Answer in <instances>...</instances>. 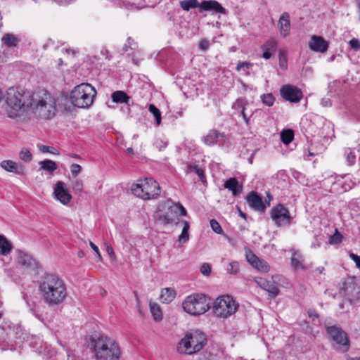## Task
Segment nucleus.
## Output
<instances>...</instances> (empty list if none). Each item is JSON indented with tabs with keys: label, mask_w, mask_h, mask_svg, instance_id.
<instances>
[{
	"label": "nucleus",
	"mask_w": 360,
	"mask_h": 360,
	"mask_svg": "<svg viewBox=\"0 0 360 360\" xmlns=\"http://www.w3.org/2000/svg\"><path fill=\"white\" fill-rule=\"evenodd\" d=\"M6 102L15 111L32 108L43 119H50L55 115L56 101L51 95L44 91L41 95L32 94L28 91L11 87L6 95Z\"/></svg>",
	"instance_id": "1"
},
{
	"label": "nucleus",
	"mask_w": 360,
	"mask_h": 360,
	"mask_svg": "<svg viewBox=\"0 0 360 360\" xmlns=\"http://www.w3.org/2000/svg\"><path fill=\"white\" fill-rule=\"evenodd\" d=\"M39 289L43 301L49 307L62 304L68 295L65 282L53 274H46L41 278Z\"/></svg>",
	"instance_id": "2"
},
{
	"label": "nucleus",
	"mask_w": 360,
	"mask_h": 360,
	"mask_svg": "<svg viewBox=\"0 0 360 360\" xmlns=\"http://www.w3.org/2000/svg\"><path fill=\"white\" fill-rule=\"evenodd\" d=\"M91 344L96 360H120L121 349L113 339L105 335L94 336Z\"/></svg>",
	"instance_id": "3"
},
{
	"label": "nucleus",
	"mask_w": 360,
	"mask_h": 360,
	"mask_svg": "<svg viewBox=\"0 0 360 360\" xmlns=\"http://www.w3.org/2000/svg\"><path fill=\"white\" fill-rule=\"evenodd\" d=\"M207 342V338L202 332L195 330L181 339L179 342L177 349L180 353L193 354L200 351Z\"/></svg>",
	"instance_id": "4"
},
{
	"label": "nucleus",
	"mask_w": 360,
	"mask_h": 360,
	"mask_svg": "<svg viewBox=\"0 0 360 360\" xmlns=\"http://www.w3.org/2000/svg\"><path fill=\"white\" fill-rule=\"evenodd\" d=\"M96 94L95 89L88 83H82L75 86L70 93V102L77 108H89L94 102Z\"/></svg>",
	"instance_id": "5"
},
{
	"label": "nucleus",
	"mask_w": 360,
	"mask_h": 360,
	"mask_svg": "<svg viewBox=\"0 0 360 360\" xmlns=\"http://www.w3.org/2000/svg\"><path fill=\"white\" fill-rule=\"evenodd\" d=\"M131 190L134 195L143 200L155 198L160 193L158 183L152 178L137 180L132 184Z\"/></svg>",
	"instance_id": "6"
},
{
	"label": "nucleus",
	"mask_w": 360,
	"mask_h": 360,
	"mask_svg": "<svg viewBox=\"0 0 360 360\" xmlns=\"http://www.w3.org/2000/svg\"><path fill=\"white\" fill-rule=\"evenodd\" d=\"M182 307L188 314L198 316L205 313L210 308V303L205 295L193 294L186 297Z\"/></svg>",
	"instance_id": "7"
},
{
	"label": "nucleus",
	"mask_w": 360,
	"mask_h": 360,
	"mask_svg": "<svg viewBox=\"0 0 360 360\" xmlns=\"http://www.w3.org/2000/svg\"><path fill=\"white\" fill-rule=\"evenodd\" d=\"M238 304L229 295L221 296L213 304V312L218 317L226 318L234 314Z\"/></svg>",
	"instance_id": "8"
},
{
	"label": "nucleus",
	"mask_w": 360,
	"mask_h": 360,
	"mask_svg": "<svg viewBox=\"0 0 360 360\" xmlns=\"http://www.w3.org/2000/svg\"><path fill=\"white\" fill-rule=\"evenodd\" d=\"M340 290L350 303L360 300V278L356 276L346 278Z\"/></svg>",
	"instance_id": "9"
},
{
	"label": "nucleus",
	"mask_w": 360,
	"mask_h": 360,
	"mask_svg": "<svg viewBox=\"0 0 360 360\" xmlns=\"http://www.w3.org/2000/svg\"><path fill=\"white\" fill-rule=\"evenodd\" d=\"M174 212L175 206L172 201L168 200L158 207L155 218L163 224H170L174 221Z\"/></svg>",
	"instance_id": "10"
},
{
	"label": "nucleus",
	"mask_w": 360,
	"mask_h": 360,
	"mask_svg": "<svg viewBox=\"0 0 360 360\" xmlns=\"http://www.w3.org/2000/svg\"><path fill=\"white\" fill-rule=\"evenodd\" d=\"M271 217L278 226L289 225L292 219L289 210L281 204L271 209Z\"/></svg>",
	"instance_id": "11"
},
{
	"label": "nucleus",
	"mask_w": 360,
	"mask_h": 360,
	"mask_svg": "<svg viewBox=\"0 0 360 360\" xmlns=\"http://www.w3.org/2000/svg\"><path fill=\"white\" fill-rule=\"evenodd\" d=\"M280 93L284 100L290 103H299L303 97L301 89L291 84L283 85Z\"/></svg>",
	"instance_id": "12"
},
{
	"label": "nucleus",
	"mask_w": 360,
	"mask_h": 360,
	"mask_svg": "<svg viewBox=\"0 0 360 360\" xmlns=\"http://www.w3.org/2000/svg\"><path fill=\"white\" fill-rule=\"evenodd\" d=\"M326 330L333 341L342 345L345 351L348 350L349 347V340L347 334L340 328L336 326H328L326 328Z\"/></svg>",
	"instance_id": "13"
},
{
	"label": "nucleus",
	"mask_w": 360,
	"mask_h": 360,
	"mask_svg": "<svg viewBox=\"0 0 360 360\" xmlns=\"http://www.w3.org/2000/svg\"><path fill=\"white\" fill-rule=\"evenodd\" d=\"M17 262L24 270L27 271H34L38 268L36 259L22 250H18Z\"/></svg>",
	"instance_id": "14"
},
{
	"label": "nucleus",
	"mask_w": 360,
	"mask_h": 360,
	"mask_svg": "<svg viewBox=\"0 0 360 360\" xmlns=\"http://www.w3.org/2000/svg\"><path fill=\"white\" fill-rule=\"evenodd\" d=\"M53 195L56 200H59L62 204H68L72 196L63 181H57L54 186Z\"/></svg>",
	"instance_id": "15"
},
{
	"label": "nucleus",
	"mask_w": 360,
	"mask_h": 360,
	"mask_svg": "<svg viewBox=\"0 0 360 360\" xmlns=\"http://www.w3.org/2000/svg\"><path fill=\"white\" fill-rule=\"evenodd\" d=\"M245 199L248 205L255 211L264 212L266 206L270 205L269 202H267V205H266L263 202L262 198L255 191L250 192Z\"/></svg>",
	"instance_id": "16"
},
{
	"label": "nucleus",
	"mask_w": 360,
	"mask_h": 360,
	"mask_svg": "<svg viewBox=\"0 0 360 360\" xmlns=\"http://www.w3.org/2000/svg\"><path fill=\"white\" fill-rule=\"evenodd\" d=\"M255 281L259 287L268 292L270 297L274 298L278 295L280 290L274 282L261 277L255 278Z\"/></svg>",
	"instance_id": "17"
},
{
	"label": "nucleus",
	"mask_w": 360,
	"mask_h": 360,
	"mask_svg": "<svg viewBox=\"0 0 360 360\" xmlns=\"http://www.w3.org/2000/svg\"><path fill=\"white\" fill-rule=\"evenodd\" d=\"M200 8L206 11H211L216 14L227 13V11L218 1L214 0L203 1L200 3Z\"/></svg>",
	"instance_id": "18"
},
{
	"label": "nucleus",
	"mask_w": 360,
	"mask_h": 360,
	"mask_svg": "<svg viewBox=\"0 0 360 360\" xmlns=\"http://www.w3.org/2000/svg\"><path fill=\"white\" fill-rule=\"evenodd\" d=\"M309 48L316 52L325 53L328 49V43L322 37L313 35L309 42Z\"/></svg>",
	"instance_id": "19"
},
{
	"label": "nucleus",
	"mask_w": 360,
	"mask_h": 360,
	"mask_svg": "<svg viewBox=\"0 0 360 360\" xmlns=\"http://www.w3.org/2000/svg\"><path fill=\"white\" fill-rule=\"evenodd\" d=\"M0 165L1 168L8 172H12L18 175H22L25 174V167L21 164L17 163L12 160H3Z\"/></svg>",
	"instance_id": "20"
},
{
	"label": "nucleus",
	"mask_w": 360,
	"mask_h": 360,
	"mask_svg": "<svg viewBox=\"0 0 360 360\" xmlns=\"http://www.w3.org/2000/svg\"><path fill=\"white\" fill-rule=\"evenodd\" d=\"M224 186L225 188L231 191L233 195L236 196L240 194L243 191V185L239 184L236 178H229L227 179Z\"/></svg>",
	"instance_id": "21"
},
{
	"label": "nucleus",
	"mask_w": 360,
	"mask_h": 360,
	"mask_svg": "<svg viewBox=\"0 0 360 360\" xmlns=\"http://www.w3.org/2000/svg\"><path fill=\"white\" fill-rule=\"evenodd\" d=\"M1 43L4 46L9 48L14 49L18 46L20 39L14 34L6 33L1 37Z\"/></svg>",
	"instance_id": "22"
},
{
	"label": "nucleus",
	"mask_w": 360,
	"mask_h": 360,
	"mask_svg": "<svg viewBox=\"0 0 360 360\" xmlns=\"http://www.w3.org/2000/svg\"><path fill=\"white\" fill-rule=\"evenodd\" d=\"M112 101L116 103H125L130 105V97L123 91H116L111 94Z\"/></svg>",
	"instance_id": "23"
},
{
	"label": "nucleus",
	"mask_w": 360,
	"mask_h": 360,
	"mask_svg": "<svg viewBox=\"0 0 360 360\" xmlns=\"http://www.w3.org/2000/svg\"><path fill=\"white\" fill-rule=\"evenodd\" d=\"M175 296L176 292L174 290L166 288L162 290L160 299L164 303H169L175 298Z\"/></svg>",
	"instance_id": "24"
},
{
	"label": "nucleus",
	"mask_w": 360,
	"mask_h": 360,
	"mask_svg": "<svg viewBox=\"0 0 360 360\" xmlns=\"http://www.w3.org/2000/svg\"><path fill=\"white\" fill-rule=\"evenodd\" d=\"M150 311L152 314L153 319L155 321H160L162 319V313L160 307L156 302L150 301L149 302Z\"/></svg>",
	"instance_id": "25"
},
{
	"label": "nucleus",
	"mask_w": 360,
	"mask_h": 360,
	"mask_svg": "<svg viewBox=\"0 0 360 360\" xmlns=\"http://www.w3.org/2000/svg\"><path fill=\"white\" fill-rule=\"evenodd\" d=\"M185 167L184 168L185 172L188 173L193 172H195L200 178L202 182H204L205 180V176L204 171L198 167L197 165H193L190 163H184Z\"/></svg>",
	"instance_id": "26"
},
{
	"label": "nucleus",
	"mask_w": 360,
	"mask_h": 360,
	"mask_svg": "<svg viewBox=\"0 0 360 360\" xmlns=\"http://www.w3.org/2000/svg\"><path fill=\"white\" fill-rule=\"evenodd\" d=\"M12 249V245L7 238L0 235V254L2 255H7L10 253Z\"/></svg>",
	"instance_id": "27"
},
{
	"label": "nucleus",
	"mask_w": 360,
	"mask_h": 360,
	"mask_svg": "<svg viewBox=\"0 0 360 360\" xmlns=\"http://www.w3.org/2000/svg\"><path fill=\"white\" fill-rule=\"evenodd\" d=\"M221 136V134L219 133L217 131L211 130L204 137V143L209 146L214 145L217 143L218 138Z\"/></svg>",
	"instance_id": "28"
},
{
	"label": "nucleus",
	"mask_w": 360,
	"mask_h": 360,
	"mask_svg": "<svg viewBox=\"0 0 360 360\" xmlns=\"http://www.w3.org/2000/svg\"><path fill=\"white\" fill-rule=\"evenodd\" d=\"M40 169L53 173L57 169L56 163L51 160H44L39 162Z\"/></svg>",
	"instance_id": "29"
},
{
	"label": "nucleus",
	"mask_w": 360,
	"mask_h": 360,
	"mask_svg": "<svg viewBox=\"0 0 360 360\" xmlns=\"http://www.w3.org/2000/svg\"><path fill=\"white\" fill-rule=\"evenodd\" d=\"M357 154H359V150L356 148H347L345 150L346 159L349 165H353L356 159Z\"/></svg>",
	"instance_id": "30"
},
{
	"label": "nucleus",
	"mask_w": 360,
	"mask_h": 360,
	"mask_svg": "<svg viewBox=\"0 0 360 360\" xmlns=\"http://www.w3.org/2000/svg\"><path fill=\"white\" fill-rule=\"evenodd\" d=\"M181 222L184 224V226H183L181 233L179 236L178 240L180 243H186L189 238L188 231L190 229V224H189L188 221H187L186 220H182Z\"/></svg>",
	"instance_id": "31"
},
{
	"label": "nucleus",
	"mask_w": 360,
	"mask_h": 360,
	"mask_svg": "<svg viewBox=\"0 0 360 360\" xmlns=\"http://www.w3.org/2000/svg\"><path fill=\"white\" fill-rule=\"evenodd\" d=\"M303 257L298 252L295 251L292 254V258H291V264L294 268L296 269H304L303 266Z\"/></svg>",
	"instance_id": "32"
},
{
	"label": "nucleus",
	"mask_w": 360,
	"mask_h": 360,
	"mask_svg": "<svg viewBox=\"0 0 360 360\" xmlns=\"http://www.w3.org/2000/svg\"><path fill=\"white\" fill-rule=\"evenodd\" d=\"M180 5L184 11H188L191 8H200V4L198 0H183L180 2Z\"/></svg>",
	"instance_id": "33"
},
{
	"label": "nucleus",
	"mask_w": 360,
	"mask_h": 360,
	"mask_svg": "<svg viewBox=\"0 0 360 360\" xmlns=\"http://www.w3.org/2000/svg\"><path fill=\"white\" fill-rule=\"evenodd\" d=\"M138 43L135 41L134 39L131 37H129L127 39V42L124 44L122 47V51L124 52H128L129 51H135L138 49Z\"/></svg>",
	"instance_id": "34"
},
{
	"label": "nucleus",
	"mask_w": 360,
	"mask_h": 360,
	"mask_svg": "<svg viewBox=\"0 0 360 360\" xmlns=\"http://www.w3.org/2000/svg\"><path fill=\"white\" fill-rule=\"evenodd\" d=\"M294 138V133L292 129L283 130L281 133V139L284 144H289Z\"/></svg>",
	"instance_id": "35"
},
{
	"label": "nucleus",
	"mask_w": 360,
	"mask_h": 360,
	"mask_svg": "<svg viewBox=\"0 0 360 360\" xmlns=\"http://www.w3.org/2000/svg\"><path fill=\"white\" fill-rule=\"evenodd\" d=\"M252 266L257 269L259 271L264 273H266L270 270V266L268 263L260 258Z\"/></svg>",
	"instance_id": "36"
},
{
	"label": "nucleus",
	"mask_w": 360,
	"mask_h": 360,
	"mask_svg": "<svg viewBox=\"0 0 360 360\" xmlns=\"http://www.w3.org/2000/svg\"><path fill=\"white\" fill-rule=\"evenodd\" d=\"M148 110L150 112H151L153 115L155 119L156 124L159 126L161 123V112L153 104L149 105Z\"/></svg>",
	"instance_id": "37"
},
{
	"label": "nucleus",
	"mask_w": 360,
	"mask_h": 360,
	"mask_svg": "<svg viewBox=\"0 0 360 360\" xmlns=\"http://www.w3.org/2000/svg\"><path fill=\"white\" fill-rule=\"evenodd\" d=\"M342 235L335 229V233L329 237V243L330 245H339L342 241Z\"/></svg>",
	"instance_id": "38"
},
{
	"label": "nucleus",
	"mask_w": 360,
	"mask_h": 360,
	"mask_svg": "<svg viewBox=\"0 0 360 360\" xmlns=\"http://www.w3.org/2000/svg\"><path fill=\"white\" fill-rule=\"evenodd\" d=\"M262 103L267 106H272L274 103V97L272 94H262L261 96Z\"/></svg>",
	"instance_id": "39"
},
{
	"label": "nucleus",
	"mask_w": 360,
	"mask_h": 360,
	"mask_svg": "<svg viewBox=\"0 0 360 360\" xmlns=\"http://www.w3.org/2000/svg\"><path fill=\"white\" fill-rule=\"evenodd\" d=\"M20 159L24 162H29L32 159V153L27 149H22L19 153Z\"/></svg>",
	"instance_id": "40"
},
{
	"label": "nucleus",
	"mask_w": 360,
	"mask_h": 360,
	"mask_svg": "<svg viewBox=\"0 0 360 360\" xmlns=\"http://www.w3.org/2000/svg\"><path fill=\"white\" fill-rule=\"evenodd\" d=\"M248 262L253 266L259 259V258L255 255L251 250H248L245 254Z\"/></svg>",
	"instance_id": "41"
},
{
	"label": "nucleus",
	"mask_w": 360,
	"mask_h": 360,
	"mask_svg": "<svg viewBox=\"0 0 360 360\" xmlns=\"http://www.w3.org/2000/svg\"><path fill=\"white\" fill-rule=\"evenodd\" d=\"M237 104L241 108V115L247 124H249L250 116H248L245 112L244 101L242 99H238L236 101Z\"/></svg>",
	"instance_id": "42"
},
{
	"label": "nucleus",
	"mask_w": 360,
	"mask_h": 360,
	"mask_svg": "<svg viewBox=\"0 0 360 360\" xmlns=\"http://www.w3.org/2000/svg\"><path fill=\"white\" fill-rule=\"evenodd\" d=\"M239 271V263L238 262H231L227 268V271L231 274H236Z\"/></svg>",
	"instance_id": "43"
},
{
	"label": "nucleus",
	"mask_w": 360,
	"mask_h": 360,
	"mask_svg": "<svg viewBox=\"0 0 360 360\" xmlns=\"http://www.w3.org/2000/svg\"><path fill=\"white\" fill-rule=\"evenodd\" d=\"M210 226L214 232L218 234H221L223 233L222 228L216 219L210 220Z\"/></svg>",
	"instance_id": "44"
},
{
	"label": "nucleus",
	"mask_w": 360,
	"mask_h": 360,
	"mask_svg": "<svg viewBox=\"0 0 360 360\" xmlns=\"http://www.w3.org/2000/svg\"><path fill=\"white\" fill-rule=\"evenodd\" d=\"M279 30L281 34L285 37L289 34L290 30V24H281Z\"/></svg>",
	"instance_id": "45"
},
{
	"label": "nucleus",
	"mask_w": 360,
	"mask_h": 360,
	"mask_svg": "<svg viewBox=\"0 0 360 360\" xmlns=\"http://www.w3.org/2000/svg\"><path fill=\"white\" fill-rule=\"evenodd\" d=\"M71 174L73 177H76L82 171V167L78 164H72L70 166Z\"/></svg>",
	"instance_id": "46"
},
{
	"label": "nucleus",
	"mask_w": 360,
	"mask_h": 360,
	"mask_svg": "<svg viewBox=\"0 0 360 360\" xmlns=\"http://www.w3.org/2000/svg\"><path fill=\"white\" fill-rule=\"evenodd\" d=\"M173 205L175 206V214H177V212L179 211V214L181 216H186L187 214V212L186 209L184 207V206L180 203H174Z\"/></svg>",
	"instance_id": "47"
},
{
	"label": "nucleus",
	"mask_w": 360,
	"mask_h": 360,
	"mask_svg": "<svg viewBox=\"0 0 360 360\" xmlns=\"http://www.w3.org/2000/svg\"><path fill=\"white\" fill-rule=\"evenodd\" d=\"M198 47L200 48V49L202 51H206L208 50L209 47H210V42L208 40H207L206 39H202L199 42H198Z\"/></svg>",
	"instance_id": "48"
},
{
	"label": "nucleus",
	"mask_w": 360,
	"mask_h": 360,
	"mask_svg": "<svg viewBox=\"0 0 360 360\" xmlns=\"http://www.w3.org/2000/svg\"><path fill=\"white\" fill-rule=\"evenodd\" d=\"M252 66V64L250 62H240L237 64L236 70L240 71L244 69H250Z\"/></svg>",
	"instance_id": "49"
},
{
	"label": "nucleus",
	"mask_w": 360,
	"mask_h": 360,
	"mask_svg": "<svg viewBox=\"0 0 360 360\" xmlns=\"http://www.w3.org/2000/svg\"><path fill=\"white\" fill-rule=\"evenodd\" d=\"M72 189L76 192H81L83 189V183L80 179H76L72 185Z\"/></svg>",
	"instance_id": "50"
},
{
	"label": "nucleus",
	"mask_w": 360,
	"mask_h": 360,
	"mask_svg": "<svg viewBox=\"0 0 360 360\" xmlns=\"http://www.w3.org/2000/svg\"><path fill=\"white\" fill-rule=\"evenodd\" d=\"M200 271L204 276H209L211 273V266L207 263H204L200 266Z\"/></svg>",
	"instance_id": "51"
},
{
	"label": "nucleus",
	"mask_w": 360,
	"mask_h": 360,
	"mask_svg": "<svg viewBox=\"0 0 360 360\" xmlns=\"http://www.w3.org/2000/svg\"><path fill=\"white\" fill-rule=\"evenodd\" d=\"M101 55H102L105 60H110L112 58V56L110 53L108 49L105 47H103L100 51Z\"/></svg>",
	"instance_id": "52"
},
{
	"label": "nucleus",
	"mask_w": 360,
	"mask_h": 360,
	"mask_svg": "<svg viewBox=\"0 0 360 360\" xmlns=\"http://www.w3.org/2000/svg\"><path fill=\"white\" fill-rule=\"evenodd\" d=\"M349 45L352 49L355 50L360 49V41L356 38H353L349 41Z\"/></svg>",
	"instance_id": "53"
},
{
	"label": "nucleus",
	"mask_w": 360,
	"mask_h": 360,
	"mask_svg": "<svg viewBox=\"0 0 360 360\" xmlns=\"http://www.w3.org/2000/svg\"><path fill=\"white\" fill-rule=\"evenodd\" d=\"M349 257L355 262L356 267L360 270V256L354 253H350Z\"/></svg>",
	"instance_id": "54"
},
{
	"label": "nucleus",
	"mask_w": 360,
	"mask_h": 360,
	"mask_svg": "<svg viewBox=\"0 0 360 360\" xmlns=\"http://www.w3.org/2000/svg\"><path fill=\"white\" fill-rule=\"evenodd\" d=\"M262 49L264 51L262 57L265 59H269L271 56V50H270V48L262 46Z\"/></svg>",
	"instance_id": "55"
},
{
	"label": "nucleus",
	"mask_w": 360,
	"mask_h": 360,
	"mask_svg": "<svg viewBox=\"0 0 360 360\" xmlns=\"http://www.w3.org/2000/svg\"><path fill=\"white\" fill-rule=\"evenodd\" d=\"M39 150L42 152V153H56L55 152L52 151L51 149H53V148H51L49 146H44V145H41L39 146Z\"/></svg>",
	"instance_id": "56"
},
{
	"label": "nucleus",
	"mask_w": 360,
	"mask_h": 360,
	"mask_svg": "<svg viewBox=\"0 0 360 360\" xmlns=\"http://www.w3.org/2000/svg\"><path fill=\"white\" fill-rule=\"evenodd\" d=\"M276 41L274 39L269 40L267 41L264 45L262 46H266L270 48V50H274L276 48Z\"/></svg>",
	"instance_id": "57"
},
{
	"label": "nucleus",
	"mask_w": 360,
	"mask_h": 360,
	"mask_svg": "<svg viewBox=\"0 0 360 360\" xmlns=\"http://www.w3.org/2000/svg\"><path fill=\"white\" fill-rule=\"evenodd\" d=\"M6 332L4 329L0 327V345L6 342Z\"/></svg>",
	"instance_id": "58"
},
{
	"label": "nucleus",
	"mask_w": 360,
	"mask_h": 360,
	"mask_svg": "<svg viewBox=\"0 0 360 360\" xmlns=\"http://www.w3.org/2000/svg\"><path fill=\"white\" fill-rule=\"evenodd\" d=\"M282 21H285V22H289L290 21V15L288 13H283L280 18H279V22H281Z\"/></svg>",
	"instance_id": "59"
},
{
	"label": "nucleus",
	"mask_w": 360,
	"mask_h": 360,
	"mask_svg": "<svg viewBox=\"0 0 360 360\" xmlns=\"http://www.w3.org/2000/svg\"><path fill=\"white\" fill-rule=\"evenodd\" d=\"M24 300L26 301L27 306L30 308V310L32 311L33 315L37 317L38 319L41 320V316L36 313L35 310L33 309L32 305L26 300L25 295L23 296Z\"/></svg>",
	"instance_id": "60"
},
{
	"label": "nucleus",
	"mask_w": 360,
	"mask_h": 360,
	"mask_svg": "<svg viewBox=\"0 0 360 360\" xmlns=\"http://www.w3.org/2000/svg\"><path fill=\"white\" fill-rule=\"evenodd\" d=\"M106 251H107L108 254L110 256L111 258L115 257V252H114V250H113V248L112 246L108 245L106 246Z\"/></svg>",
	"instance_id": "61"
},
{
	"label": "nucleus",
	"mask_w": 360,
	"mask_h": 360,
	"mask_svg": "<svg viewBox=\"0 0 360 360\" xmlns=\"http://www.w3.org/2000/svg\"><path fill=\"white\" fill-rule=\"evenodd\" d=\"M321 105L323 106V107H328V106H330L331 105V101L330 98H323L321 100Z\"/></svg>",
	"instance_id": "62"
},
{
	"label": "nucleus",
	"mask_w": 360,
	"mask_h": 360,
	"mask_svg": "<svg viewBox=\"0 0 360 360\" xmlns=\"http://www.w3.org/2000/svg\"><path fill=\"white\" fill-rule=\"evenodd\" d=\"M90 244V246L91 247V248L95 251V252L97 254V255L101 257V254H100V252H99V250H98V248L94 243H92L91 241H90L89 243Z\"/></svg>",
	"instance_id": "63"
},
{
	"label": "nucleus",
	"mask_w": 360,
	"mask_h": 360,
	"mask_svg": "<svg viewBox=\"0 0 360 360\" xmlns=\"http://www.w3.org/2000/svg\"><path fill=\"white\" fill-rule=\"evenodd\" d=\"M13 329L15 330V334L19 335V337H20V335L22 334V328L20 326H15L13 327Z\"/></svg>",
	"instance_id": "64"
}]
</instances>
